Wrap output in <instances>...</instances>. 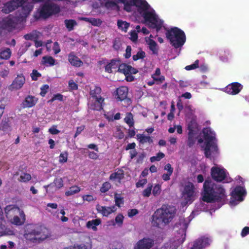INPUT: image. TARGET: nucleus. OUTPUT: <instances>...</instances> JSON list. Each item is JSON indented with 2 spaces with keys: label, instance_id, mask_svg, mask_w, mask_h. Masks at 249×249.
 Returning a JSON list of instances; mask_svg holds the SVG:
<instances>
[{
  "label": "nucleus",
  "instance_id": "1",
  "mask_svg": "<svg viewBox=\"0 0 249 249\" xmlns=\"http://www.w3.org/2000/svg\"><path fill=\"white\" fill-rule=\"evenodd\" d=\"M177 210L175 207L163 204L157 209L151 216V222L153 227L163 229L168 225L175 217Z\"/></svg>",
  "mask_w": 249,
  "mask_h": 249
},
{
  "label": "nucleus",
  "instance_id": "2",
  "mask_svg": "<svg viewBox=\"0 0 249 249\" xmlns=\"http://www.w3.org/2000/svg\"><path fill=\"white\" fill-rule=\"evenodd\" d=\"M204 193L202 200L207 203H224L227 198L226 191L223 186L206 180L203 184Z\"/></svg>",
  "mask_w": 249,
  "mask_h": 249
},
{
  "label": "nucleus",
  "instance_id": "3",
  "mask_svg": "<svg viewBox=\"0 0 249 249\" xmlns=\"http://www.w3.org/2000/svg\"><path fill=\"white\" fill-rule=\"evenodd\" d=\"M26 239L35 244H39L49 237L48 229L39 225H30L24 234Z\"/></svg>",
  "mask_w": 249,
  "mask_h": 249
},
{
  "label": "nucleus",
  "instance_id": "4",
  "mask_svg": "<svg viewBox=\"0 0 249 249\" xmlns=\"http://www.w3.org/2000/svg\"><path fill=\"white\" fill-rule=\"evenodd\" d=\"M202 133L205 140L204 154L207 158L211 159L212 155L218 153L215 133L210 127L204 128Z\"/></svg>",
  "mask_w": 249,
  "mask_h": 249
},
{
  "label": "nucleus",
  "instance_id": "5",
  "mask_svg": "<svg viewBox=\"0 0 249 249\" xmlns=\"http://www.w3.org/2000/svg\"><path fill=\"white\" fill-rule=\"evenodd\" d=\"M165 35L166 38L176 49L182 47L186 41L184 32L178 27H175L168 30Z\"/></svg>",
  "mask_w": 249,
  "mask_h": 249
},
{
  "label": "nucleus",
  "instance_id": "6",
  "mask_svg": "<svg viewBox=\"0 0 249 249\" xmlns=\"http://www.w3.org/2000/svg\"><path fill=\"white\" fill-rule=\"evenodd\" d=\"M60 12L59 5L51 2H46L41 5L34 15L36 19L40 18L47 19L53 15H55Z\"/></svg>",
  "mask_w": 249,
  "mask_h": 249
},
{
  "label": "nucleus",
  "instance_id": "7",
  "mask_svg": "<svg viewBox=\"0 0 249 249\" xmlns=\"http://www.w3.org/2000/svg\"><path fill=\"white\" fill-rule=\"evenodd\" d=\"M5 211L7 215L18 213L19 214L21 219L17 215L14 216L12 221L13 224L20 226L24 224L25 221V215L24 212L18 207L12 205H8L5 207Z\"/></svg>",
  "mask_w": 249,
  "mask_h": 249
},
{
  "label": "nucleus",
  "instance_id": "8",
  "mask_svg": "<svg viewBox=\"0 0 249 249\" xmlns=\"http://www.w3.org/2000/svg\"><path fill=\"white\" fill-rule=\"evenodd\" d=\"M142 16L144 18L145 22L148 23L151 28L156 29L157 32L162 28L163 21L159 19L154 11H144Z\"/></svg>",
  "mask_w": 249,
  "mask_h": 249
},
{
  "label": "nucleus",
  "instance_id": "9",
  "mask_svg": "<svg viewBox=\"0 0 249 249\" xmlns=\"http://www.w3.org/2000/svg\"><path fill=\"white\" fill-rule=\"evenodd\" d=\"M211 173L213 179L217 182H221L226 178L225 170L217 167H213Z\"/></svg>",
  "mask_w": 249,
  "mask_h": 249
},
{
  "label": "nucleus",
  "instance_id": "10",
  "mask_svg": "<svg viewBox=\"0 0 249 249\" xmlns=\"http://www.w3.org/2000/svg\"><path fill=\"white\" fill-rule=\"evenodd\" d=\"M183 195L187 202H192L195 195V187L193 183L188 182L184 186Z\"/></svg>",
  "mask_w": 249,
  "mask_h": 249
},
{
  "label": "nucleus",
  "instance_id": "11",
  "mask_svg": "<svg viewBox=\"0 0 249 249\" xmlns=\"http://www.w3.org/2000/svg\"><path fill=\"white\" fill-rule=\"evenodd\" d=\"M211 242V239L205 236H201L194 241L191 249H203L209 246Z\"/></svg>",
  "mask_w": 249,
  "mask_h": 249
},
{
  "label": "nucleus",
  "instance_id": "12",
  "mask_svg": "<svg viewBox=\"0 0 249 249\" xmlns=\"http://www.w3.org/2000/svg\"><path fill=\"white\" fill-rule=\"evenodd\" d=\"M154 245V240L150 238L144 237L138 241L134 249H150Z\"/></svg>",
  "mask_w": 249,
  "mask_h": 249
},
{
  "label": "nucleus",
  "instance_id": "13",
  "mask_svg": "<svg viewBox=\"0 0 249 249\" xmlns=\"http://www.w3.org/2000/svg\"><path fill=\"white\" fill-rule=\"evenodd\" d=\"M243 89V86L238 82H233L229 84L225 88V91L231 95H236L239 93Z\"/></svg>",
  "mask_w": 249,
  "mask_h": 249
},
{
  "label": "nucleus",
  "instance_id": "14",
  "mask_svg": "<svg viewBox=\"0 0 249 249\" xmlns=\"http://www.w3.org/2000/svg\"><path fill=\"white\" fill-rule=\"evenodd\" d=\"M25 82V78L22 74H18L10 85V89H21Z\"/></svg>",
  "mask_w": 249,
  "mask_h": 249
},
{
  "label": "nucleus",
  "instance_id": "15",
  "mask_svg": "<svg viewBox=\"0 0 249 249\" xmlns=\"http://www.w3.org/2000/svg\"><path fill=\"white\" fill-rule=\"evenodd\" d=\"M96 209L99 213L102 214L103 216L106 217L115 212L117 210L114 205L110 207H106L102 206L99 204L96 205Z\"/></svg>",
  "mask_w": 249,
  "mask_h": 249
},
{
  "label": "nucleus",
  "instance_id": "16",
  "mask_svg": "<svg viewBox=\"0 0 249 249\" xmlns=\"http://www.w3.org/2000/svg\"><path fill=\"white\" fill-rule=\"evenodd\" d=\"M246 194V190L245 188L243 187L238 186L236 187L233 191L231 192V196L235 199L242 201L243 200V197L245 196Z\"/></svg>",
  "mask_w": 249,
  "mask_h": 249
},
{
  "label": "nucleus",
  "instance_id": "17",
  "mask_svg": "<svg viewBox=\"0 0 249 249\" xmlns=\"http://www.w3.org/2000/svg\"><path fill=\"white\" fill-rule=\"evenodd\" d=\"M38 102V98L34 96L28 95L21 104L23 108H31L34 107Z\"/></svg>",
  "mask_w": 249,
  "mask_h": 249
},
{
  "label": "nucleus",
  "instance_id": "18",
  "mask_svg": "<svg viewBox=\"0 0 249 249\" xmlns=\"http://www.w3.org/2000/svg\"><path fill=\"white\" fill-rule=\"evenodd\" d=\"M128 89L127 87L122 86L116 90V99L118 101H122L127 99Z\"/></svg>",
  "mask_w": 249,
  "mask_h": 249
},
{
  "label": "nucleus",
  "instance_id": "19",
  "mask_svg": "<svg viewBox=\"0 0 249 249\" xmlns=\"http://www.w3.org/2000/svg\"><path fill=\"white\" fill-rule=\"evenodd\" d=\"M121 60L120 59H112L110 62L107 63L105 66V71L109 73L112 72V69L119 68L121 65Z\"/></svg>",
  "mask_w": 249,
  "mask_h": 249
},
{
  "label": "nucleus",
  "instance_id": "20",
  "mask_svg": "<svg viewBox=\"0 0 249 249\" xmlns=\"http://www.w3.org/2000/svg\"><path fill=\"white\" fill-rule=\"evenodd\" d=\"M68 60L72 66L75 67H80L83 64V62L74 54L73 52H71L69 54Z\"/></svg>",
  "mask_w": 249,
  "mask_h": 249
},
{
  "label": "nucleus",
  "instance_id": "21",
  "mask_svg": "<svg viewBox=\"0 0 249 249\" xmlns=\"http://www.w3.org/2000/svg\"><path fill=\"white\" fill-rule=\"evenodd\" d=\"M124 177V170L119 169L117 171L112 173L109 176V180H117L118 182L120 183Z\"/></svg>",
  "mask_w": 249,
  "mask_h": 249
},
{
  "label": "nucleus",
  "instance_id": "22",
  "mask_svg": "<svg viewBox=\"0 0 249 249\" xmlns=\"http://www.w3.org/2000/svg\"><path fill=\"white\" fill-rule=\"evenodd\" d=\"M101 220L99 218L93 219L87 222L86 226L88 229H91L94 231L97 230V226L101 224Z\"/></svg>",
  "mask_w": 249,
  "mask_h": 249
},
{
  "label": "nucleus",
  "instance_id": "23",
  "mask_svg": "<svg viewBox=\"0 0 249 249\" xmlns=\"http://www.w3.org/2000/svg\"><path fill=\"white\" fill-rule=\"evenodd\" d=\"M93 99H95V103H94V107H92V109L96 110H100L103 109L104 98L100 95Z\"/></svg>",
  "mask_w": 249,
  "mask_h": 249
},
{
  "label": "nucleus",
  "instance_id": "24",
  "mask_svg": "<svg viewBox=\"0 0 249 249\" xmlns=\"http://www.w3.org/2000/svg\"><path fill=\"white\" fill-rule=\"evenodd\" d=\"M9 120L8 118L3 119L0 123V130L4 132L11 131V126L9 123Z\"/></svg>",
  "mask_w": 249,
  "mask_h": 249
},
{
  "label": "nucleus",
  "instance_id": "25",
  "mask_svg": "<svg viewBox=\"0 0 249 249\" xmlns=\"http://www.w3.org/2000/svg\"><path fill=\"white\" fill-rule=\"evenodd\" d=\"M137 136L140 143L142 144H144L146 142L152 143L153 142L152 138L149 136H145L143 134H138Z\"/></svg>",
  "mask_w": 249,
  "mask_h": 249
},
{
  "label": "nucleus",
  "instance_id": "26",
  "mask_svg": "<svg viewBox=\"0 0 249 249\" xmlns=\"http://www.w3.org/2000/svg\"><path fill=\"white\" fill-rule=\"evenodd\" d=\"M55 59L52 56H44L42 57V64L46 66H51L54 65Z\"/></svg>",
  "mask_w": 249,
  "mask_h": 249
},
{
  "label": "nucleus",
  "instance_id": "27",
  "mask_svg": "<svg viewBox=\"0 0 249 249\" xmlns=\"http://www.w3.org/2000/svg\"><path fill=\"white\" fill-rule=\"evenodd\" d=\"M63 185V180L62 178H55L53 183L48 185V187L55 186L56 189H59L62 188Z\"/></svg>",
  "mask_w": 249,
  "mask_h": 249
},
{
  "label": "nucleus",
  "instance_id": "28",
  "mask_svg": "<svg viewBox=\"0 0 249 249\" xmlns=\"http://www.w3.org/2000/svg\"><path fill=\"white\" fill-rule=\"evenodd\" d=\"M11 55V51L9 48H5L0 51V59L7 60Z\"/></svg>",
  "mask_w": 249,
  "mask_h": 249
},
{
  "label": "nucleus",
  "instance_id": "29",
  "mask_svg": "<svg viewBox=\"0 0 249 249\" xmlns=\"http://www.w3.org/2000/svg\"><path fill=\"white\" fill-rule=\"evenodd\" d=\"M124 121L130 127H133L134 124V121L132 113L131 112L127 113L125 117L124 118Z\"/></svg>",
  "mask_w": 249,
  "mask_h": 249
},
{
  "label": "nucleus",
  "instance_id": "30",
  "mask_svg": "<svg viewBox=\"0 0 249 249\" xmlns=\"http://www.w3.org/2000/svg\"><path fill=\"white\" fill-rule=\"evenodd\" d=\"M130 66L125 64L122 63L119 67L118 71L120 72L124 73L125 76L129 75V72L130 71Z\"/></svg>",
  "mask_w": 249,
  "mask_h": 249
},
{
  "label": "nucleus",
  "instance_id": "31",
  "mask_svg": "<svg viewBox=\"0 0 249 249\" xmlns=\"http://www.w3.org/2000/svg\"><path fill=\"white\" fill-rule=\"evenodd\" d=\"M80 191V188L77 186L74 185L71 187L68 191L65 193V196H69L79 193Z\"/></svg>",
  "mask_w": 249,
  "mask_h": 249
},
{
  "label": "nucleus",
  "instance_id": "32",
  "mask_svg": "<svg viewBox=\"0 0 249 249\" xmlns=\"http://www.w3.org/2000/svg\"><path fill=\"white\" fill-rule=\"evenodd\" d=\"M101 91L102 89L100 87L95 86L93 89H92L91 88L90 89L89 93L91 97L93 99L100 96Z\"/></svg>",
  "mask_w": 249,
  "mask_h": 249
},
{
  "label": "nucleus",
  "instance_id": "33",
  "mask_svg": "<svg viewBox=\"0 0 249 249\" xmlns=\"http://www.w3.org/2000/svg\"><path fill=\"white\" fill-rule=\"evenodd\" d=\"M66 28L69 31L73 30L74 26L77 24L76 21L74 19H66L64 21Z\"/></svg>",
  "mask_w": 249,
  "mask_h": 249
},
{
  "label": "nucleus",
  "instance_id": "34",
  "mask_svg": "<svg viewBox=\"0 0 249 249\" xmlns=\"http://www.w3.org/2000/svg\"><path fill=\"white\" fill-rule=\"evenodd\" d=\"M149 49L152 52L153 54H157L158 50L157 49V44L156 42L153 39H149L148 42Z\"/></svg>",
  "mask_w": 249,
  "mask_h": 249
},
{
  "label": "nucleus",
  "instance_id": "35",
  "mask_svg": "<svg viewBox=\"0 0 249 249\" xmlns=\"http://www.w3.org/2000/svg\"><path fill=\"white\" fill-rule=\"evenodd\" d=\"M117 25L119 28H120L122 30L124 31L125 32H127V30L129 27V23L123 21L121 20H118L117 21Z\"/></svg>",
  "mask_w": 249,
  "mask_h": 249
},
{
  "label": "nucleus",
  "instance_id": "36",
  "mask_svg": "<svg viewBox=\"0 0 249 249\" xmlns=\"http://www.w3.org/2000/svg\"><path fill=\"white\" fill-rule=\"evenodd\" d=\"M196 125L197 124L195 122L191 121L190 123H189L187 127L188 130V134L194 135L195 129L196 128Z\"/></svg>",
  "mask_w": 249,
  "mask_h": 249
},
{
  "label": "nucleus",
  "instance_id": "37",
  "mask_svg": "<svg viewBox=\"0 0 249 249\" xmlns=\"http://www.w3.org/2000/svg\"><path fill=\"white\" fill-rule=\"evenodd\" d=\"M84 19L85 21L90 23L92 25L94 26H99L101 24V21L99 19H97L93 18H84Z\"/></svg>",
  "mask_w": 249,
  "mask_h": 249
},
{
  "label": "nucleus",
  "instance_id": "38",
  "mask_svg": "<svg viewBox=\"0 0 249 249\" xmlns=\"http://www.w3.org/2000/svg\"><path fill=\"white\" fill-rule=\"evenodd\" d=\"M153 187V185L151 183H148L147 187L145 188L142 193V196L144 197H149L151 194V191Z\"/></svg>",
  "mask_w": 249,
  "mask_h": 249
},
{
  "label": "nucleus",
  "instance_id": "39",
  "mask_svg": "<svg viewBox=\"0 0 249 249\" xmlns=\"http://www.w3.org/2000/svg\"><path fill=\"white\" fill-rule=\"evenodd\" d=\"M165 155L162 152H159L157 154L156 156H153L150 158V160L151 162H155L156 161H160L161 159L163 158Z\"/></svg>",
  "mask_w": 249,
  "mask_h": 249
},
{
  "label": "nucleus",
  "instance_id": "40",
  "mask_svg": "<svg viewBox=\"0 0 249 249\" xmlns=\"http://www.w3.org/2000/svg\"><path fill=\"white\" fill-rule=\"evenodd\" d=\"M145 57V53L143 51H140L137 52V54L133 55V59L134 61H137L140 59H143Z\"/></svg>",
  "mask_w": 249,
  "mask_h": 249
},
{
  "label": "nucleus",
  "instance_id": "41",
  "mask_svg": "<svg viewBox=\"0 0 249 249\" xmlns=\"http://www.w3.org/2000/svg\"><path fill=\"white\" fill-rule=\"evenodd\" d=\"M111 186V184L109 182H105L102 184L100 188V191L102 193H106L110 189Z\"/></svg>",
  "mask_w": 249,
  "mask_h": 249
},
{
  "label": "nucleus",
  "instance_id": "42",
  "mask_svg": "<svg viewBox=\"0 0 249 249\" xmlns=\"http://www.w3.org/2000/svg\"><path fill=\"white\" fill-rule=\"evenodd\" d=\"M68 157V153L67 151L61 153L59 156V161L60 163H63L67 161Z\"/></svg>",
  "mask_w": 249,
  "mask_h": 249
},
{
  "label": "nucleus",
  "instance_id": "43",
  "mask_svg": "<svg viewBox=\"0 0 249 249\" xmlns=\"http://www.w3.org/2000/svg\"><path fill=\"white\" fill-rule=\"evenodd\" d=\"M161 193V185L159 184H156L153 188L152 194L154 196H159Z\"/></svg>",
  "mask_w": 249,
  "mask_h": 249
},
{
  "label": "nucleus",
  "instance_id": "44",
  "mask_svg": "<svg viewBox=\"0 0 249 249\" xmlns=\"http://www.w3.org/2000/svg\"><path fill=\"white\" fill-rule=\"evenodd\" d=\"M231 56V54L229 51L227 50L220 54V59L223 62H226L228 60V56Z\"/></svg>",
  "mask_w": 249,
  "mask_h": 249
},
{
  "label": "nucleus",
  "instance_id": "45",
  "mask_svg": "<svg viewBox=\"0 0 249 249\" xmlns=\"http://www.w3.org/2000/svg\"><path fill=\"white\" fill-rule=\"evenodd\" d=\"M196 140L194 138V135L188 134L187 144L189 147H192L195 144Z\"/></svg>",
  "mask_w": 249,
  "mask_h": 249
},
{
  "label": "nucleus",
  "instance_id": "46",
  "mask_svg": "<svg viewBox=\"0 0 249 249\" xmlns=\"http://www.w3.org/2000/svg\"><path fill=\"white\" fill-rule=\"evenodd\" d=\"M19 178L20 181L27 182L31 179L32 177L30 174L24 173L20 175Z\"/></svg>",
  "mask_w": 249,
  "mask_h": 249
},
{
  "label": "nucleus",
  "instance_id": "47",
  "mask_svg": "<svg viewBox=\"0 0 249 249\" xmlns=\"http://www.w3.org/2000/svg\"><path fill=\"white\" fill-rule=\"evenodd\" d=\"M198 67H199V60H196L193 64L186 66L185 69L187 71H190V70H194L196 68H198Z\"/></svg>",
  "mask_w": 249,
  "mask_h": 249
},
{
  "label": "nucleus",
  "instance_id": "48",
  "mask_svg": "<svg viewBox=\"0 0 249 249\" xmlns=\"http://www.w3.org/2000/svg\"><path fill=\"white\" fill-rule=\"evenodd\" d=\"M122 46V43L119 39L115 38L113 41V48L116 51H118L120 49Z\"/></svg>",
  "mask_w": 249,
  "mask_h": 249
},
{
  "label": "nucleus",
  "instance_id": "49",
  "mask_svg": "<svg viewBox=\"0 0 249 249\" xmlns=\"http://www.w3.org/2000/svg\"><path fill=\"white\" fill-rule=\"evenodd\" d=\"M41 76V73L38 72V71L36 70H33L32 73L31 74L32 79L34 81L37 80L38 78Z\"/></svg>",
  "mask_w": 249,
  "mask_h": 249
},
{
  "label": "nucleus",
  "instance_id": "50",
  "mask_svg": "<svg viewBox=\"0 0 249 249\" xmlns=\"http://www.w3.org/2000/svg\"><path fill=\"white\" fill-rule=\"evenodd\" d=\"M64 249H87V248L85 245L75 244L74 246L66 247Z\"/></svg>",
  "mask_w": 249,
  "mask_h": 249
},
{
  "label": "nucleus",
  "instance_id": "51",
  "mask_svg": "<svg viewBox=\"0 0 249 249\" xmlns=\"http://www.w3.org/2000/svg\"><path fill=\"white\" fill-rule=\"evenodd\" d=\"M114 198H115V205L117 206H118V207H120L121 205L124 204L123 197H118L117 196V194H116L115 195Z\"/></svg>",
  "mask_w": 249,
  "mask_h": 249
},
{
  "label": "nucleus",
  "instance_id": "52",
  "mask_svg": "<svg viewBox=\"0 0 249 249\" xmlns=\"http://www.w3.org/2000/svg\"><path fill=\"white\" fill-rule=\"evenodd\" d=\"M149 7L150 5L148 2L145 0H142L140 8L143 11H146L149 9Z\"/></svg>",
  "mask_w": 249,
  "mask_h": 249
},
{
  "label": "nucleus",
  "instance_id": "53",
  "mask_svg": "<svg viewBox=\"0 0 249 249\" xmlns=\"http://www.w3.org/2000/svg\"><path fill=\"white\" fill-rule=\"evenodd\" d=\"M49 87L48 85L45 84V85H43L40 88V89H41V92L40 93V95L42 96V97L45 96L46 93L47 92V90L49 89Z\"/></svg>",
  "mask_w": 249,
  "mask_h": 249
},
{
  "label": "nucleus",
  "instance_id": "54",
  "mask_svg": "<svg viewBox=\"0 0 249 249\" xmlns=\"http://www.w3.org/2000/svg\"><path fill=\"white\" fill-rule=\"evenodd\" d=\"M115 220L116 223L121 225L123 222L124 216L122 214H119L116 216Z\"/></svg>",
  "mask_w": 249,
  "mask_h": 249
},
{
  "label": "nucleus",
  "instance_id": "55",
  "mask_svg": "<svg viewBox=\"0 0 249 249\" xmlns=\"http://www.w3.org/2000/svg\"><path fill=\"white\" fill-rule=\"evenodd\" d=\"M130 39L133 41L135 42L138 39V34L135 30L131 31L130 33Z\"/></svg>",
  "mask_w": 249,
  "mask_h": 249
},
{
  "label": "nucleus",
  "instance_id": "56",
  "mask_svg": "<svg viewBox=\"0 0 249 249\" xmlns=\"http://www.w3.org/2000/svg\"><path fill=\"white\" fill-rule=\"evenodd\" d=\"M69 87L71 90H76L78 88L77 84L72 80H71L69 81Z\"/></svg>",
  "mask_w": 249,
  "mask_h": 249
},
{
  "label": "nucleus",
  "instance_id": "57",
  "mask_svg": "<svg viewBox=\"0 0 249 249\" xmlns=\"http://www.w3.org/2000/svg\"><path fill=\"white\" fill-rule=\"evenodd\" d=\"M145 157V154L144 153L140 154L137 158L136 163L138 164L142 163Z\"/></svg>",
  "mask_w": 249,
  "mask_h": 249
},
{
  "label": "nucleus",
  "instance_id": "58",
  "mask_svg": "<svg viewBox=\"0 0 249 249\" xmlns=\"http://www.w3.org/2000/svg\"><path fill=\"white\" fill-rule=\"evenodd\" d=\"M131 55V47L130 46H127L125 50V53L124 56L125 58H129Z\"/></svg>",
  "mask_w": 249,
  "mask_h": 249
},
{
  "label": "nucleus",
  "instance_id": "59",
  "mask_svg": "<svg viewBox=\"0 0 249 249\" xmlns=\"http://www.w3.org/2000/svg\"><path fill=\"white\" fill-rule=\"evenodd\" d=\"M5 223V221L4 219L3 221H0V237L4 234Z\"/></svg>",
  "mask_w": 249,
  "mask_h": 249
},
{
  "label": "nucleus",
  "instance_id": "60",
  "mask_svg": "<svg viewBox=\"0 0 249 249\" xmlns=\"http://www.w3.org/2000/svg\"><path fill=\"white\" fill-rule=\"evenodd\" d=\"M147 181L146 179H140L136 183V186L137 188L143 187L144 185L147 183Z\"/></svg>",
  "mask_w": 249,
  "mask_h": 249
},
{
  "label": "nucleus",
  "instance_id": "61",
  "mask_svg": "<svg viewBox=\"0 0 249 249\" xmlns=\"http://www.w3.org/2000/svg\"><path fill=\"white\" fill-rule=\"evenodd\" d=\"M152 77L154 81H156L157 84L162 83L165 80V77L164 76H161L160 77H157V76H152Z\"/></svg>",
  "mask_w": 249,
  "mask_h": 249
},
{
  "label": "nucleus",
  "instance_id": "62",
  "mask_svg": "<svg viewBox=\"0 0 249 249\" xmlns=\"http://www.w3.org/2000/svg\"><path fill=\"white\" fill-rule=\"evenodd\" d=\"M85 126L84 125H82L80 126L77 127L76 131L74 136V137L76 138V137H77L81 133V132L85 129Z\"/></svg>",
  "mask_w": 249,
  "mask_h": 249
},
{
  "label": "nucleus",
  "instance_id": "63",
  "mask_svg": "<svg viewBox=\"0 0 249 249\" xmlns=\"http://www.w3.org/2000/svg\"><path fill=\"white\" fill-rule=\"evenodd\" d=\"M139 213L138 210L136 209H130L128 212V215L129 217H131L138 214Z\"/></svg>",
  "mask_w": 249,
  "mask_h": 249
},
{
  "label": "nucleus",
  "instance_id": "64",
  "mask_svg": "<svg viewBox=\"0 0 249 249\" xmlns=\"http://www.w3.org/2000/svg\"><path fill=\"white\" fill-rule=\"evenodd\" d=\"M248 234H249V227H245L242 229L241 235L242 237H245Z\"/></svg>",
  "mask_w": 249,
  "mask_h": 249
}]
</instances>
